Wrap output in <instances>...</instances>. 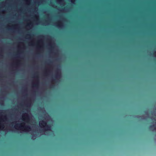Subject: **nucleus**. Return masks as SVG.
Returning a JSON list of instances; mask_svg holds the SVG:
<instances>
[{
    "instance_id": "nucleus-1",
    "label": "nucleus",
    "mask_w": 156,
    "mask_h": 156,
    "mask_svg": "<svg viewBox=\"0 0 156 156\" xmlns=\"http://www.w3.org/2000/svg\"><path fill=\"white\" fill-rule=\"evenodd\" d=\"M33 123H35V120L33 119L31 114L30 112H28L27 113H25L23 114L22 119L15 123L14 128L16 130L20 131V132H27L32 131V129L33 131H31V134L33 135L32 138L34 140L36 138L34 135L35 133H36V131L34 130V127L32 126V129L28 126L29 124Z\"/></svg>"
},
{
    "instance_id": "nucleus-2",
    "label": "nucleus",
    "mask_w": 156,
    "mask_h": 156,
    "mask_svg": "<svg viewBox=\"0 0 156 156\" xmlns=\"http://www.w3.org/2000/svg\"><path fill=\"white\" fill-rule=\"evenodd\" d=\"M39 120V125L41 129L39 131L41 134L37 135L38 136L42 134L48 135V133L52 132L50 130L53 122L48 115L44 117H40Z\"/></svg>"
},
{
    "instance_id": "nucleus-3",
    "label": "nucleus",
    "mask_w": 156,
    "mask_h": 156,
    "mask_svg": "<svg viewBox=\"0 0 156 156\" xmlns=\"http://www.w3.org/2000/svg\"><path fill=\"white\" fill-rule=\"evenodd\" d=\"M7 120V118L5 115H0V130H3L4 129L5 124Z\"/></svg>"
},
{
    "instance_id": "nucleus-4",
    "label": "nucleus",
    "mask_w": 156,
    "mask_h": 156,
    "mask_svg": "<svg viewBox=\"0 0 156 156\" xmlns=\"http://www.w3.org/2000/svg\"><path fill=\"white\" fill-rule=\"evenodd\" d=\"M62 25V23L61 22H58V23L57 24V26L59 27H61Z\"/></svg>"
},
{
    "instance_id": "nucleus-5",
    "label": "nucleus",
    "mask_w": 156,
    "mask_h": 156,
    "mask_svg": "<svg viewBox=\"0 0 156 156\" xmlns=\"http://www.w3.org/2000/svg\"><path fill=\"white\" fill-rule=\"evenodd\" d=\"M57 1L59 3H61V2H63V0H57Z\"/></svg>"
},
{
    "instance_id": "nucleus-6",
    "label": "nucleus",
    "mask_w": 156,
    "mask_h": 156,
    "mask_svg": "<svg viewBox=\"0 0 156 156\" xmlns=\"http://www.w3.org/2000/svg\"><path fill=\"white\" fill-rule=\"evenodd\" d=\"M75 0H71V2L73 3L74 2Z\"/></svg>"
},
{
    "instance_id": "nucleus-7",
    "label": "nucleus",
    "mask_w": 156,
    "mask_h": 156,
    "mask_svg": "<svg viewBox=\"0 0 156 156\" xmlns=\"http://www.w3.org/2000/svg\"><path fill=\"white\" fill-rule=\"evenodd\" d=\"M155 56L156 57V51L155 52Z\"/></svg>"
}]
</instances>
